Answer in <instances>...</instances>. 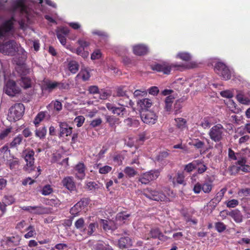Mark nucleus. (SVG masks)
Segmentation results:
<instances>
[{
    "label": "nucleus",
    "mask_w": 250,
    "mask_h": 250,
    "mask_svg": "<svg viewBox=\"0 0 250 250\" xmlns=\"http://www.w3.org/2000/svg\"><path fill=\"white\" fill-rule=\"evenodd\" d=\"M14 21V18L12 17L0 26V40L5 39L13 36L15 33L13 26ZM18 51V44L14 40H10L0 45V52L5 55L14 56Z\"/></svg>",
    "instance_id": "f257e3e1"
},
{
    "label": "nucleus",
    "mask_w": 250,
    "mask_h": 250,
    "mask_svg": "<svg viewBox=\"0 0 250 250\" xmlns=\"http://www.w3.org/2000/svg\"><path fill=\"white\" fill-rule=\"evenodd\" d=\"M195 64L190 63L186 66L183 64H178L174 63H169L168 62H163L158 63L151 65V69L158 72H163L165 74H169L173 68H175L177 70H181L183 68H192L195 67Z\"/></svg>",
    "instance_id": "f03ea898"
},
{
    "label": "nucleus",
    "mask_w": 250,
    "mask_h": 250,
    "mask_svg": "<svg viewBox=\"0 0 250 250\" xmlns=\"http://www.w3.org/2000/svg\"><path fill=\"white\" fill-rule=\"evenodd\" d=\"M226 129L220 124L212 126L209 131L208 135L210 138L215 142L222 141L224 136Z\"/></svg>",
    "instance_id": "7ed1b4c3"
},
{
    "label": "nucleus",
    "mask_w": 250,
    "mask_h": 250,
    "mask_svg": "<svg viewBox=\"0 0 250 250\" xmlns=\"http://www.w3.org/2000/svg\"><path fill=\"white\" fill-rule=\"evenodd\" d=\"M24 111V106L22 104H15L9 109L8 114L9 120L15 122L20 120L22 116Z\"/></svg>",
    "instance_id": "20e7f679"
},
{
    "label": "nucleus",
    "mask_w": 250,
    "mask_h": 250,
    "mask_svg": "<svg viewBox=\"0 0 250 250\" xmlns=\"http://www.w3.org/2000/svg\"><path fill=\"white\" fill-rule=\"evenodd\" d=\"M34 151L29 148L26 149L22 153V156L26 162V166L24 167V168L29 172L34 169Z\"/></svg>",
    "instance_id": "39448f33"
},
{
    "label": "nucleus",
    "mask_w": 250,
    "mask_h": 250,
    "mask_svg": "<svg viewBox=\"0 0 250 250\" xmlns=\"http://www.w3.org/2000/svg\"><path fill=\"white\" fill-rule=\"evenodd\" d=\"M160 171L158 169L151 170L142 174L138 181L142 184L146 185L150 181L156 179L160 175Z\"/></svg>",
    "instance_id": "423d86ee"
},
{
    "label": "nucleus",
    "mask_w": 250,
    "mask_h": 250,
    "mask_svg": "<svg viewBox=\"0 0 250 250\" xmlns=\"http://www.w3.org/2000/svg\"><path fill=\"white\" fill-rule=\"evenodd\" d=\"M214 70L224 80H228L231 78V72L227 66L223 63L218 62L215 64Z\"/></svg>",
    "instance_id": "0eeeda50"
},
{
    "label": "nucleus",
    "mask_w": 250,
    "mask_h": 250,
    "mask_svg": "<svg viewBox=\"0 0 250 250\" xmlns=\"http://www.w3.org/2000/svg\"><path fill=\"white\" fill-rule=\"evenodd\" d=\"M119 105L120 107L115 106L113 104L110 103H107L106 104V108L114 114L120 117H123L126 112V109L125 106H127V104H124L122 99L119 100Z\"/></svg>",
    "instance_id": "6e6552de"
},
{
    "label": "nucleus",
    "mask_w": 250,
    "mask_h": 250,
    "mask_svg": "<svg viewBox=\"0 0 250 250\" xmlns=\"http://www.w3.org/2000/svg\"><path fill=\"white\" fill-rule=\"evenodd\" d=\"M147 198L157 201H164L167 197L165 194L162 192H159L155 190L147 189L143 193Z\"/></svg>",
    "instance_id": "1a4fd4ad"
},
{
    "label": "nucleus",
    "mask_w": 250,
    "mask_h": 250,
    "mask_svg": "<svg viewBox=\"0 0 250 250\" xmlns=\"http://www.w3.org/2000/svg\"><path fill=\"white\" fill-rule=\"evenodd\" d=\"M4 90L5 93L12 97L15 96L20 92V88L17 86L16 83L12 80L7 81Z\"/></svg>",
    "instance_id": "9d476101"
},
{
    "label": "nucleus",
    "mask_w": 250,
    "mask_h": 250,
    "mask_svg": "<svg viewBox=\"0 0 250 250\" xmlns=\"http://www.w3.org/2000/svg\"><path fill=\"white\" fill-rule=\"evenodd\" d=\"M21 208L23 210L35 214L41 215L48 213V208L42 206H23Z\"/></svg>",
    "instance_id": "9b49d317"
},
{
    "label": "nucleus",
    "mask_w": 250,
    "mask_h": 250,
    "mask_svg": "<svg viewBox=\"0 0 250 250\" xmlns=\"http://www.w3.org/2000/svg\"><path fill=\"white\" fill-rule=\"evenodd\" d=\"M142 121L146 124H154L157 120V116L151 111L146 110L141 114Z\"/></svg>",
    "instance_id": "f8f14e48"
},
{
    "label": "nucleus",
    "mask_w": 250,
    "mask_h": 250,
    "mask_svg": "<svg viewBox=\"0 0 250 250\" xmlns=\"http://www.w3.org/2000/svg\"><path fill=\"white\" fill-rule=\"evenodd\" d=\"M88 204V200L86 198H83L71 208L70 213L74 216L77 215Z\"/></svg>",
    "instance_id": "ddd939ff"
},
{
    "label": "nucleus",
    "mask_w": 250,
    "mask_h": 250,
    "mask_svg": "<svg viewBox=\"0 0 250 250\" xmlns=\"http://www.w3.org/2000/svg\"><path fill=\"white\" fill-rule=\"evenodd\" d=\"M60 137L69 136L72 134V128L65 122H59Z\"/></svg>",
    "instance_id": "4468645a"
},
{
    "label": "nucleus",
    "mask_w": 250,
    "mask_h": 250,
    "mask_svg": "<svg viewBox=\"0 0 250 250\" xmlns=\"http://www.w3.org/2000/svg\"><path fill=\"white\" fill-rule=\"evenodd\" d=\"M85 167L83 163H79L74 168L76 177L81 180L83 179L85 176Z\"/></svg>",
    "instance_id": "2eb2a0df"
},
{
    "label": "nucleus",
    "mask_w": 250,
    "mask_h": 250,
    "mask_svg": "<svg viewBox=\"0 0 250 250\" xmlns=\"http://www.w3.org/2000/svg\"><path fill=\"white\" fill-rule=\"evenodd\" d=\"M63 187L70 191H74L76 189V186L72 177L68 176L63 179L62 181Z\"/></svg>",
    "instance_id": "dca6fc26"
},
{
    "label": "nucleus",
    "mask_w": 250,
    "mask_h": 250,
    "mask_svg": "<svg viewBox=\"0 0 250 250\" xmlns=\"http://www.w3.org/2000/svg\"><path fill=\"white\" fill-rule=\"evenodd\" d=\"M117 96L118 97H123L125 100L126 104L129 103V105L131 106L134 104L133 102L129 99L128 96L126 94V90H124V87H120L118 88L117 90Z\"/></svg>",
    "instance_id": "f3484780"
},
{
    "label": "nucleus",
    "mask_w": 250,
    "mask_h": 250,
    "mask_svg": "<svg viewBox=\"0 0 250 250\" xmlns=\"http://www.w3.org/2000/svg\"><path fill=\"white\" fill-rule=\"evenodd\" d=\"M119 247L120 249H125L132 245L131 239L127 236L121 238L118 241Z\"/></svg>",
    "instance_id": "a211bd4d"
},
{
    "label": "nucleus",
    "mask_w": 250,
    "mask_h": 250,
    "mask_svg": "<svg viewBox=\"0 0 250 250\" xmlns=\"http://www.w3.org/2000/svg\"><path fill=\"white\" fill-rule=\"evenodd\" d=\"M226 191V188H222L217 193L215 197L210 201V203L213 204V206L216 207V206L221 201Z\"/></svg>",
    "instance_id": "6ab92c4d"
},
{
    "label": "nucleus",
    "mask_w": 250,
    "mask_h": 250,
    "mask_svg": "<svg viewBox=\"0 0 250 250\" xmlns=\"http://www.w3.org/2000/svg\"><path fill=\"white\" fill-rule=\"evenodd\" d=\"M147 47L143 44H138L133 47V52L137 55H144L147 53Z\"/></svg>",
    "instance_id": "aec40b11"
},
{
    "label": "nucleus",
    "mask_w": 250,
    "mask_h": 250,
    "mask_svg": "<svg viewBox=\"0 0 250 250\" xmlns=\"http://www.w3.org/2000/svg\"><path fill=\"white\" fill-rule=\"evenodd\" d=\"M95 250H113L111 246L106 242L99 241L93 246Z\"/></svg>",
    "instance_id": "412c9836"
},
{
    "label": "nucleus",
    "mask_w": 250,
    "mask_h": 250,
    "mask_svg": "<svg viewBox=\"0 0 250 250\" xmlns=\"http://www.w3.org/2000/svg\"><path fill=\"white\" fill-rule=\"evenodd\" d=\"M229 215L231 216L236 223H240L243 220V215L238 209L232 210L229 213Z\"/></svg>",
    "instance_id": "4be33fe9"
},
{
    "label": "nucleus",
    "mask_w": 250,
    "mask_h": 250,
    "mask_svg": "<svg viewBox=\"0 0 250 250\" xmlns=\"http://www.w3.org/2000/svg\"><path fill=\"white\" fill-rule=\"evenodd\" d=\"M21 237L18 235L6 238V242L9 246H17L20 244Z\"/></svg>",
    "instance_id": "5701e85b"
},
{
    "label": "nucleus",
    "mask_w": 250,
    "mask_h": 250,
    "mask_svg": "<svg viewBox=\"0 0 250 250\" xmlns=\"http://www.w3.org/2000/svg\"><path fill=\"white\" fill-rule=\"evenodd\" d=\"M149 235L151 238H158L160 240H162L165 237L158 228L152 229L150 231Z\"/></svg>",
    "instance_id": "b1692460"
},
{
    "label": "nucleus",
    "mask_w": 250,
    "mask_h": 250,
    "mask_svg": "<svg viewBox=\"0 0 250 250\" xmlns=\"http://www.w3.org/2000/svg\"><path fill=\"white\" fill-rule=\"evenodd\" d=\"M138 104L142 109H146L150 107L152 105V102L150 99L145 98L139 101Z\"/></svg>",
    "instance_id": "393cba45"
},
{
    "label": "nucleus",
    "mask_w": 250,
    "mask_h": 250,
    "mask_svg": "<svg viewBox=\"0 0 250 250\" xmlns=\"http://www.w3.org/2000/svg\"><path fill=\"white\" fill-rule=\"evenodd\" d=\"M68 68L69 70L73 74L76 73L79 68L78 63L75 61H70L68 63Z\"/></svg>",
    "instance_id": "a878e982"
},
{
    "label": "nucleus",
    "mask_w": 250,
    "mask_h": 250,
    "mask_svg": "<svg viewBox=\"0 0 250 250\" xmlns=\"http://www.w3.org/2000/svg\"><path fill=\"white\" fill-rule=\"evenodd\" d=\"M111 223V222H109L106 220L101 219L100 220V224L102 225L103 229L105 231L116 229V227H112Z\"/></svg>",
    "instance_id": "bb28decb"
},
{
    "label": "nucleus",
    "mask_w": 250,
    "mask_h": 250,
    "mask_svg": "<svg viewBox=\"0 0 250 250\" xmlns=\"http://www.w3.org/2000/svg\"><path fill=\"white\" fill-rule=\"evenodd\" d=\"M20 82V84L24 88H28L31 86V80L27 77L22 76Z\"/></svg>",
    "instance_id": "cd10ccee"
},
{
    "label": "nucleus",
    "mask_w": 250,
    "mask_h": 250,
    "mask_svg": "<svg viewBox=\"0 0 250 250\" xmlns=\"http://www.w3.org/2000/svg\"><path fill=\"white\" fill-rule=\"evenodd\" d=\"M59 84V83L57 82H47L45 83L43 86V89L44 90H48L50 92L52 91L53 89H54Z\"/></svg>",
    "instance_id": "c85d7f7f"
},
{
    "label": "nucleus",
    "mask_w": 250,
    "mask_h": 250,
    "mask_svg": "<svg viewBox=\"0 0 250 250\" xmlns=\"http://www.w3.org/2000/svg\"><path fill=\"white\" fill-rule=\"evenodd\" d=\"M10 150L9 149L7 145L4 146L0 149V156H2V159L5 161L8 155L10 154Z\"/></svg>",
    "instance_id": "c756f323"
},
{
    "label": "nucleus",
    "mask_w": 250,
    "mask_h": 250,
    "mask_svg": "<svg viewBox=\"0 0 250 250\" xmlns=\"http://www.w3.org/2000/svg\"><path fill=\"white\" fill-rule=\"evenodd\" d=\"M105 118L106 122L111 127H113L118 121V119L113 116L105 115Z\"/></svg>",
    "instance_id": "7c9ffc66"
},
{
    "label": "nucleus",
    "mask_w": 250,
    "mask_h": 250,
    "mask_svg": "<svg viewBox=\"0 0 250 250\" xmlns=\"http://www.w3.org/2000/svg\"><path fill=\"white\" fill-rule=\"evenodd\" d=\"M124 172L129 177H133L137 174V171L133 167H126L124 169Z\"/></svg>",
    "instance_id": "2f4dec72"
},
{
    "label": "nucleus",
    "mask_w": 250,
    "mask_h": 250,
    "mask_svg": "<svg viewBox=\"0 0 250 250\" xmlns=\"http://www.w3.org/2000/svg\"><path fill=\"white\" fill-rule=\"evenodd\" d=\"M7 163L8 164L11 169L18 168L20 164V162L18 158H15L12 160H8Z\"/></svg>",
    "instance_id": "473e14b6"
},
{
    "label": "nucleus",
    "mask_w": 250,
    "mask_h": 250,
    "mask_svg": "<svg viewBox=\"0 0 250 250\" xmlns=\"http://www.w3.org/2000/svg\"><path fill=\"white\" fill-rule=\"evenodd\" d=\"M46 129L45 127L40 128L36 131V136L40 139L44 138L46 134Z\"/></svg>",
    "instance_id": "72a5a7b5"
},
{
    "label": "nucleus",
    "mask_w": 250,
    "mask_h": 250,
    "mask_svg": "<svg viewBox=\"0 0 250 250\" xmlns=\"http://www.w3.org/2000/svg\"><path fill=\"white\" fill-rule=\"evenodd\" d=\"M236 98L240 103L243 104H248L250 102V100L245 97L241 93H239L237 95Z\"/></svg>",
    "instance_id": "f704fd0d"
},
{
    "label": "nucleus",
    "mask_w": 250,
    "mask_h": 250,
    "mask_svg": "<svg viewBox=\"0 0 250 250\" xmlns=\"http://www.w3.org/2000/svg\"><path fill=\"white\" fill-rule=\"evenodd\" d=\"M98 227L97 223H90L88 226L87 229V235L89 236L92 235L93 233L96 230V228Z\"/></svg>",
    "instance_id": "c9c22d12"
},
{
    "label": "nucleus",
    "mask_w": 250,
    "mask_h": 250,
    "mask_svg": "<svg viewBox=\"0 0 250 250\" xmlns=\"http://www.w3.org/2000/svg\"><path fill=\"white\" fill-rule=\"evenodd\" d=\"M45 114L43 112H41L38 114V115L35 117L34 123L36 126H37L39 125L40 123L42 121V120L45 117Z\"/></svg>",
    "instance_id": "e433bc0d"
},
{
    "label": "nucleus",
    "mask_w": 250,
    "mask_h": 250,
    "mask_svg": "<svg viewBox=\"0 0 250 250\" xmlns=\"http://www.w3.org/2000/svg\"><path fill=\"white\" fill-rule=\"evenodd\" d=\"M215 228L216 230L220 233L223 232L227 229L226 226L223 222H221L215 223Z\"/></svg>",
    "instance_id": "4c0bfd02"
},
{
    "label": "nucleus",
    "mask_w": 250,
    "mask_h": 250,
    "mask_svg": "<svg viewBox=\"0 0 250 250\" xmlns=\"http://www.w3.org/2000/svg\"><path fill=\"white\" fill-rule=\"evenodd\" d=\"M202 186V190L206 193H209L212 190V185L211 183L205 182Z\"/></svg>",
    "instance_id": "58836bf2"
},
{
    "label": "nucleus",
    "mask_w": 250,
    "mask_h": 250,
    "mask_svg": "<svg viewBox=\"0 0 250 250\" xmlns=\"http://www.w3.org/2000/svg\"><path fill=\"white\" fill-rule=\"evenodd\" d=\"M177 57L185 61L190 60L191 56L187 52H180L177 54Z\"/></svg>",
    "instance_id": "ea45409f"
},
{
    "label": "nucleus",
    "mask_w": 250,
    "mask_h": 250,
    "mask_svg": "<svg viewBox=\"0 0 250 250\" xmlns=\"http://www.w3.org/2000/svg\"><path fill=\"white\" fill-rule=\"evenodd\" d=\"M2 201L7 205H10L15 202V199L13 196L5 195L2 199Z\"/></svg>",
    "instance_id": "a19ab883"
},
{
    "label": "nucleus",
    "mask_w": 250,
    "mask_h": 250,
    "mask_svg": "<svg viewBox=\"0 0 250 250\" xmlns=\"http://www.w3.org/2000/svg\"><path fill=\"white\" fill-rule=\"evenodd\" d=\"M26 230L28 231V232L24 235V237L26 238H29L36 234L35 229L32 226H29Z\"/></svg>",
    "instance_id": "79ce46f5"
},
{
    "label": "nucleus",
    "mask_w": 250,
    "mask_h": 250,
    "mask_svg": "<svg viewBox=\"0 0 250 250\" xmlns=\"http://www.w3.org/2000/svg\"><path fill=\"white\" fill-rule=\"evenodd\" d=\"M182 102L183 101L181 99L176 101L174 106V110L175 114H177L181 112L180 109L182 107Z\"/></svg>",
    "instance_id": "37998d69"
},
{
    "label": "nucleus",
    "mask_w": 250,
    "mask_h": 250,
    "mask_svg": "<svg viewBox=\"0 0 250 250\" xmlns=\"http://www.w3.org/2000/svg\"><path fill=\"white\" fill-rule=\"evenodd\" d=\"M19 9L22 12L24 11L25 10V5L22 0H19L16 2L13 8V11Z\"/></svg>",
    "instance_id": "c03bdc74"
},
{
    "label": "nucleus",
    "mask_w": 250,
    "mask_h": 250,
    "mask_svg": "<svg viewBox=\"0 0 250 250\" xmlns=\"http://www.w3.org/2000/svg\"><path fill=\"white\" fill-rule=\"evenodd\" d=\"M22 140V137L19 135L15 137L13 141L10 143V146L12 147H15L20 145Z\"/></svg>",
    "instance_id": "a18cd8bd"
},
{
    "label": "nucleus",
    "mask_w": 250,
    "mask_h": 250,
    "mask_svg": "<svg viewBox=\"0 0 250 250\" xmlns=\"http://www.w3.org/2000/svg\"><path fill=\"white\" fill-rule=\"evenodd\" d=\"M86 188L89 190H94L99 188V185L95 182H87Z\"/></svg>",
    "instance_id": "49530a36"
},
{
    "label": "nucleus",
    "mask_w": 250,
    "mask_h": 250,
    "mask_svg": "<svg viewBox=\"0 0 250 250\" xmlns=\"http://www.w3.org/2000/svg\"><path fill=\"white\" fill-rule=\"evenodd\" d=\"M175 122L176 123V126L178 128H183L185 127L186 121L185 119L182 118H178L175 119Z\"/></svg>",
    "instance_id": "de8ad7c7"
},
{
    "label": "nucleus",
    "mask_w": 250,
    "mask_h": 250,
    "mask_svg": "<svg viewBox=\"0 0 250 250\" xmlns=\"http://www.w3.org/2000/svg\"><path fill=\"white\" fill-rule=\"evenodd\" d=\"M72 52H76L78 55H81L83 57H85L87 56V53H85L84 52V49L82 48L81 47L77 48L76 49L74 48H72L71 49Z\"/></svg>",
    "instance_id": "09e8293b"
},
{
    "label": "nucleus",
    "mask_w": 250,
    "mask_h": 250,
    "mask_svg": "<svg viewBox=\"0 0 250 250\" xmlns=\"http://www.w3.org/2000/svg\"><path fill=\"white\" fill-rule=\"evenodd\" d=\"M53 191V189L51 188V186L49 185L45 186L42 190V195H49L50 193H52Z\"/></svg>",
    "instance_id": "8fccbe9b"
},
{
    "label": "nucleus",
    "mask_w": 250,
    "mask_h": 250,
    "mask_svg": "<svg viewBox=\"0 0 250 250\" xmlns=\"http://www.w3.org/2000/svg\"><path fill=\"white\" fill-rule=\"evenodd\" d=\"M84 225V221L83 218L78 219L75 223V227L79 229H82Z\"/></svg>",
    "instance_id": "3c124183"
},
{
    "label": "nucleus",
    "mask_w": 250,
    "mask_h": 250,
    "mask_svg": "<svg viewBox=\"0 0 250 250\" xmlns=\"http://www.w3.org/2000/svg\"><path fill=\"white\" fill-rule=\"evenodd\" d=\"M239 204V202L236 199H232L228 201L227 203V206L228 208H233L236 207Z\"/></svg>",
    "instance_id": "603ef678"
},
{
    "label": "nucleus",
    "mask_w": 250,
    "mask_h": 250,
    "mask_svg": "<svg viewBox=\"0 0 250 250\" xmlns=\"http://www.w3.org/2000/svg\"><path fill=\"white\" fill-rule=\"evenodd\" d=\"M84 120H85V119L83 116H80L77 117L75 119L74 122L77 124V125L78 127H80L83 124Z\"/></svg>",
    "instance_id": "864d4df0"
},
{
    "label": "nucleus",
    "mask_w": 250,
    "mask_h": 250,
    "mask_svg": "<svg viewBox=\"0 0 250 250\" xmlns=\"http://www.w3.org/2000/svg\"><path fill=\"white\" fill-rule=\"evenodd\" d=\"M112 169V167L108 166H104L99 168V172L101 174H105L110 172Z\"/></svg>",
    "instance_id": "5fc2aeb1"
},
{
    "label": "nucleus",
    "mask_w": 250,
    "mask_h": 250,
    "mask_svg": "<svg viewBox=\"0 0 250 250\" xmlns=\"http://www.w3.org/2000/svg\"><path fill=\"white\" fill-rule=\"evenodd\" d=\"M47 204L50 206L58 207L60 205V201L58 199H51L48 200Z\"/></svg>",
    "instance_id": "6e6d98bb"
},
{
    "label": "nucleus",
    "mask_w": 250,
    "mask_h": 250,
    "mask_svg": "<svg viewBox=\"0 0 250 250\" xmlns=\"http://www.w3.org/2000/svg\"><path fill=\"white\" fill-rule=\"evenodd\" d=\"M81 75L83 81L88 80L90 77L89 71L86 69L82 70L81 72Z\"/></svg>",
    "instance_id": "4d7b16f0"
},
{
    "label": "nucleus",
    "mask_w": 250,
    "mask_h": 250,
    "mask_svg": "<svg viewBox=\"0 0 250 250\" xmlns=\"http://www.w3.org/2000/svg\"><path fill=\"white\" fill-rule=\"evenodd\" d=\"M229 170L230 174L235 175L240 171V168H239V167L233 165L229 167Z\"/></svg>",
    "instance_id": "13d9d810"
},
{
    "label": "nucleus",
    "mask_w": 250,
    "mask_h": 250,
    "mask_svg": "<svg viewBox=\"0 0 250 250\" xmlns=\"http://www.w3.org/2000/svg\"><path fill=\"white\" fill-rule=\"evenodd\" d=\"M11 132V128H6L2 131L0 134V140L5 138L8 134Z\"/></svg>",
    "instance_id": "bf43d9fd"
},
{
    "label": "nucleus",
    "mask_w": 250,
    "mask_h": 250,
    "mask_svg": "<svg viewBox=\"0 0 250 250\" xmlns=\"http://www.w3.org/2000/svg\"><path fill=\"white\" fill-rule=\"evenodd\" d=\"M210 123L209 121L208 118H204L201 123V125L204 128H208L210 126Z\"/></svg>",
    "instance_id": "052dcab7"
},
{
    "label": "nucleus",
    "mask_w": 250,
    "mask_h": 250,
    "mask_svg": "<svg viewBox=\"0 0 250 250\" xmlns=\"http://www.w3.org/2000/svg\"><path fill=\"white\" fill-rule=\"evenodd\" d=\"M88 91L89 94H95L99 93V89L97 86L91 85L88 87Z\"/></svg>",
    "instance_id": "680f3d73"
},
{
    "label": "nucleus",
    "mask_w": 250,
    "mask_h": 250,
    "mask_svg": "<svg viewBox=\"0 0 250 250\" xmlns=\"http://www.w3.org/2000/svg\"><path fill=\"white\" fill-rule=\"evenodd\" d=\"M92 34L101 37L103 39L105 40L107 38V34L102 31L95 30L92 32Z\"/></svg>",
    "instance_id": "e2e57ef3"
},
{
    "label": "nucleus",
    "mask_w": 250,
    "mask_h": 250,
    "mask_svg": "<svg viewBox=\"0 0 250 250\" xmlns=\"http://www.w3.org/2000/svg\"><path fill=\"white\" fill-rule=\"evenodd\" d=\"M193 145L197 148H202L205 145L204 142L197 139L193 142Z\"/></svg>",
    "instance_id": "0e129e2a"
},
{
    "label": "nucleus",
    "mask_w": 250,
    "mask_h": 250,
    "mask_svg": "<svg viewBox=\"0 0 250 250\" xmlns=\"http://www.w3.org/2000/svg\"><path fill=\"white\" fill-rule=\"evenodd\" d=\"M220 95L223 97L227 98H231L233 95L232 93L229 90L223 91L220 92Z\"/></svg>",
    "instance_id": "69168bd1"
},
{
    "label": "nucleus",
    "mask_w": 250,
    "mask_h": 250,
    "mask_svg": "<svg viewBox=\"0 0 250 250\" xmlns=\"http://www.w3.org/2000/svg\"><path fill=\"white\" fill-rule=\"evenodd\" d=\"M148 93L152 95H157L159 92V89L156 86H152L148 90Z\"/></svg>",
    "instance_id": "338daca9"
},
{
    "label": "nucleus",
    "mask_w": 250,
    "mask_h": 250,
    "mask_svg": "<svg viewBox=\"0 0 250 250\" xmlns=\"http://www.w3.org/2000/svg\"><path fill=\"white\" fill-rule=\"evenodd\" d=\"M102 122V121L101 118H97V119H94L93 121H92L90 125L91 126L95 127L98 126L99 125H100L101 124Z\"/></svg>",
    "instance_id": "774afa93"
}]
</instances>
